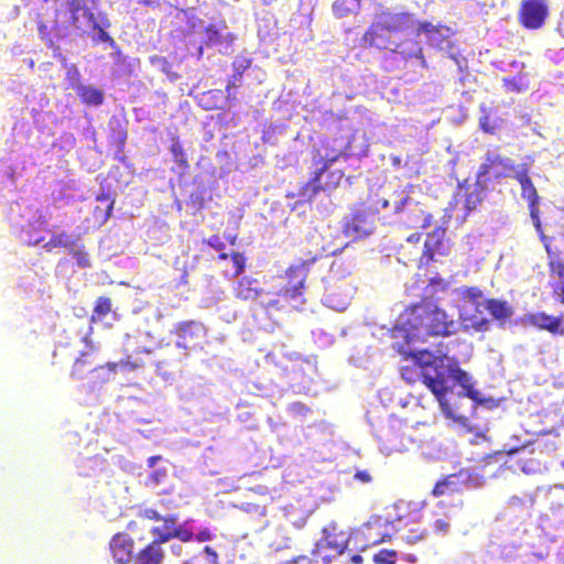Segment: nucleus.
<instances>
[{
	"mask_svg": "<svg viewBox=\"0 0 564 564\" xmlns=\"http://www.w3.org/2000/svg\"><path fill=\"white\" fill-rule=\"evenodd\" d=\"M230 258L235 267V275H240L246 267V257L241 252L234 251L230 253Z\"/></svg>",
	"mask_w": 564,
	"mask_h": 564,
	"instance_id": "37998d69",
	"label": "nucleus"
},
{
	"mask_svg": "<svg viewBox=\"0 0 564 564\" xmlns=\"http://www.w3.org/2000/svg\"><path fill=\"white\" fill-rule=\"evenodd\" d=\"M234 296L243 302L261 301L264 289L258 279L245 275L240 278L234 286Z\"/></svg>",
	"mask_w": 564,
	"mask_h": 564,
	"instance_id": "412c9836",
	"label": "nucleus"
},
{
	"mask_svg": "<svg viewBox=\"0 0 564 564\" xmlns=\"http://www.w3.org/2000/svg\"><path fill=\"white\" fill-rule=\"evenodd\" d=\"M105 367L110 370L111 372H116L117 369L120 367V361L119 362H107L105 365ZM99 369V367H97ZM100 368H104V366H100Z\"/></svg>",
	"mask_w": 564,
	"mask_h": 564,
	"instance_id": "bf43d9fd",
	"label": "nucleus"
},
{
	"mask_svg": "<svg viewBox=\"0 0 564 564\" xmlns=\"http://www.w3.org/2000/svg\"><path fill=\"white\" fill-rule=\"evenodd\" d=\"M86 3L85 0H69L68 1V9L70 12V21L72 24L76 28H80L79 24V18H80V11L85 9Z\"/></svg>",
	"mask_w": 564,
	"mask_h": 564,
	"instance_id": "ea45409f",
	"label": "nucleus"
},
{
	"mask_svg": "<svg viewBox=\"0 0 564 564\" xmlns=\"http://www.w3.org/2000/svg\"><path fill=\"white\" fill-rule=\"evenodd\" d=\"M501 121V119H492L487 112L479 118V127L485 133L495 134Z\"/></svg>",
	"mask_w": 564,
	"mask_h": 564,
	"instance_id": "c9c22d12",
	"label": "nucleus"
},
{
	"mask_svg": "<svg viewBox=\"0 0 564 564\" xmlns=\"http://www.w3.org/2000/svg\"><path fill=\"white\" fill-rule=\"evenodd\" d=\"M389 207V200L386 198H380L377 200L376 210L378 212L379 208L386 209Z\"/></svg>",
	"mask_w": 564,
	"mask_h": 564,
	"instance_id": "4d7b16f0",
	"label": "nucleus"
},
{
	"mask_svg": "<svg viewBox=\"0 0 564 564\" xmlns=\"http://www.w3.org/2000/svg\"><path fill=\"white\" fill-rule=\"evenodd\" d=\"M398 552L394 550L382 549L373 554L372 561L376 564H395Z\"/></svg>",
	"mask_w": 564,
	"mask_h": 564,
	"instance_id": "4c0bfd02",
	"label": "nucleus"
},
{
	"mask_svg": "<svg viewBox=\"0 0 564 564\" xmlns=\"http://www.w3.org/2000/svg\"><path fill=\"white\" fill-rule=\"evenodd\" d=\"M502 83L505 88L511 93H522L529 87L528 82L521 76L503 78Z\"/></svg>",
	"mask_w": 564,
	"mask_h": 564,
	"instance_id": "f704fd0d",
	"label": "nucleus"
},
{
	"mask_svg": "<svg viewBox=\"0 0 564 564\" xmlns=\"http://www.w3.org/2000/svg\"><path fill=\"white\" fill-rule=\"evenodd\" d=\"M288 411L294 417H306L311 413V408L301 401H295L288 405Z\"/></svg>",
	"mask_w": 564,
	"mask_h": 564,
	"instance_id": "79ce46f5",
	"label": "nucleus"
},
{
	"mask_svg": "<svg viewBox=\"0 0 564 564\" xmlns=\"http://www.w3.org/2000/svg\"><path fill=\"white\" fill-rule=\"evenodd\" d=\"M332 10L335 17L344 18L352 13L357 14L360 10V4L354 0H336L332 6Z\"/></svg>",
	"mask_w": 564,
	"mask_h": 564,
	"instance_id": "473e14b6",
	"label": "nucleus"
},
{
	"mask_svg": "<svg viewBox=\"0 0 564 564\" xmlns=\"http://www.w3.org/2000/svg\"><path fill=\"white\" fill-rule=\"evenodd\" d=\"M375 228L373 213L370 208L359 209L351 214L343 226L344 236L351 240H360L368 237Z\"/></svg>",
	"mask_w": 564,
	"mask_h": 564,
	"instance_id": "dca6fc26",
	"label": "nucleus"
},
{
	"mask_svg": "<svg viewBox=\"0 0 564 564\" xmlns=\"http://www.w3.org/2000/svg\"><path fill=\"white\" fill-rule=\"evenodd\" d=\"M171 334L176 337V346L185 350L200 347L207 337V328L199 321L177 323Z\"/></svg>",
	"mask_w": 564,
	"mask_h": 564,
	"instance_id": "f8f14e48",
	"label": "nucleus"
},
{
	"mask_svg": "<svg viewBox=\"0 0 564 564\" xmlns=\"http://www.w3.org/2000/svg\"><path fill=\"white\" fill-rule=\"evenodd\" d=\"M93 360L91 355L87 351L80 352V355L75 359L74 365L72 367L70 376L74 379L84 378L87 371H96L98 368H91Z\"/></svg>",
	"mask_w": 564,
	"mask_h": 564,
	"instance_id": "c85d7f7f",
	"label": "nucleus"
},
{
	"mask_svg": "<svg viewBox=\"0 0 564 564\" xmlns=\"http://www.w3.org/2000/svg\"><path fill=\"white\" fill-rule=\"evenodd\" d=\"M355 479L364 482V484H367V482H370L372 477L371 475L369 474V471L367 470H358L356 474H355Z\"/></svg>",
	"mask_w": 564,
	"mask_h": 564,
	"instance_id": "864d4df0",
	"label": "nucleus"
},
{
	"mask_svg": "<svg viewBox=\"0 0 564 564\" xmlns=\"http://www.w3.org/2000/svg\"><path fill=\"white\" fill-rule=\"evenodd\" d=\"M316 260L317 257L314 256L302 260L297 264L290 265L285 270V281L280 282L273 289L264 290L259 306L270 318L291 312L303 302L302 296L307 273L310 267Z\"/></svg>",
	"mask_w": 564,
	"mask_h": 564,
	"instance_id": "39448f33",
	"label": "nucleus"
},
{
	"mask_svg": "<svg viewBox=\"0 0 564 564\" xmlns=\"http://www.w3.org/2000/svg\"><path fill=\"white\" fill-rule=\"evenodd\" d=\"M170 152L173 161L177 166V171L181 175H184L189 170V162L187 159L186 151L178 138V135L171 137Z\"/></svg>",
	"mask_w": 564,
	"mask_h": 564,
	"instance_id": "393cba45",
	"label": "nucleus"
},
{
	"mask_svg": "<svg viewBox=\"0 0 564 564\" xmlns=\"http://www.w3.org/2000/svg\"><path fill=\"white\" fill-rule=\"evenodd\" d=\"M341 170L329 171L328 165L316 166L310 180L300 188L302 202H312L321 192L335 189L341 182Z\"/></svg>",
	"mask_w": 564,
	"mask_h": 564,
	"instance_id": "6e6552de",
	"label": "nucleus"
},
{
	"mask_svg": "<svg viewBox=\"0 0 564 564\" xmlns=\"http://www.w3.org/2000/svg\"><path fill=\"white\" fill-rule=\"evenodd\" d=\"M421 239V235L419 234H412L408 237V241L411 243H417Z\"/></svg>",
	"mask_w": 564,
	"mask_h": 564,
	"instance_id": "680f3d73",
	"label": "nucleus"
},
{
	"mask_svg": "<svg viewBox=\"0 0 564 564\" xmlns=\"http://www.w3.org/2000/svg\"><path fill=\"white\" fill-rule=\"evenodd\" d=\"M531 323L541 329L549 330L550 333L556 334L560 332L562 324L561 317L547 315L545 313H538L530 317Z\"/></svg>",
	"mask_w": 564,
	"mask_h": 564,
	"instance_id": "bb28decb",
	"label": "nucleus"
},
{
	"mask_svg": "<svg viewBox=\"0 0 564 564\" xmlns=\"http://www.w3.org/2000/svg\"><path fill=\"white\" fill-rule=\"evenodd\" d=\"M521 196L529 205H540V196L534 185L521 192Z\"/></svg>",
	"mask_w": 564,
	"mask_h": 564,
	"instance_id": "49530a36",
	"label": "nucleus"
},
{
	"mask_svg": "<svg viewBox=\"0 0 564 564\" xmlns=\"http://www.w3.org/2000/svg\"><path fill=\"white\" fill-rule=\"evenodd\" d=\"M506 447L501 451L485 455L478 459L473 466L464 468L469 476L471 487L478 488L484 486L487 480L497 478L506 465Z\"/></svg>",
	"mask_w": 564,
	"mask_h": 564,
	"instance_id": "423d86ee",
	"label": "nucleus"
},
{
	"mask_svg": "<svg viewBox=\"0 0 564 564\" xmlns=\"http://www.w3.org/2000/svg\"><path fill=\"white\" fill-rule=\"evenodd\" d=\"M388 522L380 517L371 518L350 533L354 547L365 551L368 547L391 540L387 531Z\"/></svg>",
	"mask_w": 564,
	"mask_h": 564,
	"instance_id": "1a4fd4ad",
	"label": "nucleus"
},
{
	"mask_svg": "<svg viewBox=\"0 0 564 564\" xmlns=\"http://www.w3.org/2000/svg\"><path fill=\"white\" fill-rule=\"evenodd\" d=\"M251 65V59H246V58H242L240 61H235L232 63V67H234V78L237 79V80H241L242 78V74L245 70H247Z\"/></svg>",
	"mask_w": 564,
	"mask_h": 564,
	"instance_id": "a18cd8bd",
	"label": "nucleus"
},
{
	"mask_svg": "<svg viewBox=\"0 0 564 564\" xmlns=\"http://www.w3.org/2000/svg\"><path fill=\"white\" fill-rule=\"evenodd\" d=\"M459 300L464 303H469L475 306V312L469 314L467 312H459V319L466 329L475 332H485L489 328V319L484 316L480 311L484 302V292L479 286H462L457 289Z\"/></svg>",
	"mask_w": 564,
	"mask_h": 564,
	"instance_id": "0eeeda50",
	"label": "nucleus"
},
{
	"mask_svg": "<svg viewBox=\"0 0 564 564\" xmlns=\"http://www.w3.org/2000/svg\"><path fill=\"white\" fill-rule=\"evenodd\" d=\"M161 459V456H151L148 458V466L149 467H154V465L156 464L158 460Z\"/></svg>",
	"mask_w": 564,
	"mask_h": 564,
	"instance_id": "e2e57ef3",
	"label": "nucleus"
},
{
	"mask_svg": "<svg viewBox=\"0 0 564 564\" xmlns=\"http://www.w3.org/2000/svg\"><path fill=\"white\" fill-rule=\"evenodd\" d=\"M110 551L118 564H132L135 557L134 540L128 533H117L110 541Z\"/></svg>",
	"mask_w": 564,
	"mask_h": 564,
	"instance_id": "6ab92c4d",
	"label": "nucleus"
},
{
	"mask_svg": "<svg viewBox=\"0 0 564 564\" xmlns=\"http://www.w3.org/2000/svg\"><path fill=\"white\" fill-rule=\"evenodd\" d=\"M426 535H427L426 530L415 529V530H411L409 532V534H406L404 536V541H405V543L413 545V544H416V543L421 542L422 540H424L426 538Z\"/></svg>",
	"mask_w": 564,
	"mask_h": 564,
	"instance_id": "c03bdc74",
	"label": "nucleus"
},
{
	"mask_svg": "<svg viewBox=\"0 0 564 564\" xmlns=\"http://www.w3.org/2000/svg\"><path fill=\"white\" fill-rule=\"evenodd\" d=\"M95 30L98 31V40L101 41V42H105V43H113V39L109 35L108 32H106L99 24H98V28H96Z\"/></svg>",
	"mask_w": 564,
	"mask_h": 564,
	"instance_id": "603ef678",
	"label": "nucleus"
},
{
	"mask_svg": "<svg viewBox=\"0 0 564 564\" xmlns=\"http://www.w3.org/2000/svg\"><path fill=\"white\" fill-rule=\"evenodd\" d=\"M76 93L80 101L86 106H100L104 102V93L96 87L78 85Z\"/></svg>",
	"mask_w": 564,
	"mask_h": 564,
	"instance_id": "a878e982",
	"label": "nucleus"
},
{
	"mask_svg": "<svg viewBox=\"0 0 564 564\" xmlns=\"http://www.w3.org/2000/svg\"><path fill=\"white\" fill-rule=\"evenodd\" d=\"M80 12H82L83 17L87 20L88 25L91 26V29L98 28V23L95 19V14L93 13V11L89 8H87V6Z\"/></svg>",
	"mask_w": 564,
	"mask_h": 564,
	"instance_id": "8fccbe9b",
	"label": "nucleus"
},
{
	"mask_svg": "<svg viewBox=\"0 0 564 564\" xmlns=\"http://www.w3.org/2000/svg\"><path fill=\"white\" fill-rule=\"evenodd\" d=\"M528 207H529V212H530V217H531L533 225L539 234V238L542 241L545 251L547 252V246L550 248H552V246H557L561 242V240H555L554 238L547 237L544 234V231L542 229V224L540 220L539 205H529Z\"/></svg>",
	"mask_w": 564,
	"mask_h": 564,
	"instance_id": "cd10ccee",
	"label": "nucleus"
},
{
	"mask_svg": "<svg viewBox=\"0 0 564 564\" xmlns=\"http://www.w3.org/2000/svg\"><path fill=\"white\" fill-rule=\"evenodd\" d=\"M430 218H431V215H427V216H424V219L421 224L422 227H426L430 225Z\"/></svg>",
	"mask_w": 564,
	"mask_h": 564,
	"instance_id": "69168bd1",
	"label": "nucleus"
},
{
	"mask_svg": "<svg viewBox=\"0 0 564 564\" xmlns=\"http://www.w3.org/2000/svg\"><path fill=\"white\" fill-rule=\"evenodd\" d=\"M514 172L511 159L498 154L487 153L485 162L480 164L477 173L480 177L491 176L495 180L510 176Z\"/></svg>",
	"mask_w": 564,
	"mask_h": 564,
	"instance_id": "f3484780",
	"label": "nucleus"
},
{
	"mask_svg": "<svg viewBox=\"0 0 564 564\" xmlns=\"http://www.w3.org/2000/svg\"><path fill=\"white\" fill-rule=\"evenodd\" d=\"M161 525H154L150 529L153 535V541L163 545L173 539H178L182 542H189L193 540V532L184 525L177 524V517L167 514L162 518Z\"/></svg>",
	"mask_w": 564,
	"mask_h": 564,
	"instance_id": "4468645a",
	"label": "nucleus"
},
{
	"mask_svg": "<svg viewBox=\"0 0 564 564\" xmlns=\"http://www.w3.org/2000/svg\"><path fill=\"white\" fill-rule=\"evenodd\" d=\"M409 356L411 362L400 369L402 379L412 386L423 383L443 408L447 405L446 395L457 386L462 388V395L474 400L477 398L478 391L471 377L460 368L457 358L427 349L410 352Z\"/></svg>",
	"mask_w": 564,
	"mask_h": 564,
	"instance_id": "f03ea898",
	"label": "nucleus"
},
{
	"mask_svg": "<svg viewBox=\"0 0 564 564\" xmlns=\"http://www.w3.org/2000/svg\"><path fill=\"white\" fill-rule=\"evenodd\" d=\"M206 243L212 247L214 250L218 251V259L219 260H227L229 258V254L225 252L226 243L223 240V238L219 235H213L207 240Z\"/></svg>",
	"mask_w": 564,
	"mask_h": 564,
	"instance_id": "58836bf2",
	"label": "nucleus"
},
{
	"mask_svg": "<svg viewBox=\"0 0 564 564\" xmlns=\"http://www.w3.org/2000/svg\"><path fill=\"white\" fill-rule=\"evenodd\" d=\"M242 509L245 511H251V510H254V511H258L259 509H261L260 513H263V510L264 508L263 507H260V506H253L251 503H246L245 506H242Z\"/></svg>",
	"mask_w": 564,
	"mask_h": 564,
	"instance_id": "052dcab7",
	"label": "nucleus"
},
{
	"mask_svg": "<svg viewBox=\"0 0 564 564\" xmlns=\"http://www.w3.org/2000/svg\"><path fill=\"white\" fill-rule=\"evenodd\" d=\"M164 558L163 546L152 540L135 553L132 564H163Z\"/></svg>",
	"mask_w": 564,
	"mask_h": 564,
	"instance_id": "5701e85b",
	"label": "nucleus"
},
{
	"mask_svg": "<svg viewBox=\"0 0 564 564\" xmlns=\"http://www.w3.org/2000/svg\"><path fill=\"white\" fill-rule=\"evenodd\" d=\"M128 529L130 530H137L138 529V523L137 521H130L129 524H128Z\"/></svg>",
	"mask_w": 564,
	"mask_h": 564,
	"instance_id": "774afa93",
	"label": "nucleus"
},
{
	"mask_svg": "<svg viewBox=\"0 0 564 564\" xmlns=\"http://www.w3.org/2000/svg\"><path fill=\"white\" fill-rule=\"evenodd\" d=\"M177 361H178V359L175 356L170 355V356L165 357L163 355V352L156 354L155 357H154V360H153L158 372L161 376H163V377H167L169 373H166L165 371H162V369L164 367H169V366L175 365Z\"/></svg>",
	"mask_w": 564,
	"mask_h": 564,
	"instance_id": "e433bc0d",
	"label": "nucleus"
},
{
	"mask_svg": "<svg viewBox=\"0 0 564 564\" xmlns=\"http://www.w3.org/2000/svg\"><path fill=\"white\" fill-rule=\"evenodd\" d=\"M486 196L485 186L479 181L471 183L468 180L459 182L449 203L452 210H463L464 217L481 205Z\"/></svg>",
	"mask_w": 564,
	"mask_h": 564,
	"instance_id": "9d476101",
	"label": "nucleus"
},
{
	"mask_svg": "<svg viewBox=\"0 0 564 564\" xmlns=\"http://www.w3.org/2000/svg\"><path fill=\"white\" fill-rule=\"evenodd\" d=\"M343 154V150L336 149L329 140H324L318 148L312 151V161L315 166H330L338 161Z\"/></svg>",
	"mask_w": 564,
	"mask_h": 564,
	"instance_id": "4be33fe9",
	"label": "nucleus"
},
{
	"mask_svg": "<svg viewBox=\"0 0 564 564\" xmlns=\"http://www.w3.org/2000/svg\"><path fill=\"white\" fill-rule=\"evenodd\" d=\"M456 322L431 299L406 306L398 316L392 329L393 337H403L408 343L427 337H449L456 334Z\"/></svg>",
	"mask_w": 564,
	"mask_h": 564,
	"instance_id": "7ed1b4c3",
	"label": "nucleus"
},
{
	"mask_svg": "<svg viewBox=\"0 0 564 564\" xmlns=\"http://www.w3.org/2000/svg\"><path fill=\"white\" fill-rule=\"evenodd\" d=\"M138 337L133 335H126L123 341L124 357L120 359V368L127 370H137L144 366L143 359L140 357L142 354H151L148 348H140L137 346Z\"/></svg>",
	"mask_w": 564,
	"mask_h": 564,
	"instance_id": "aec40b11",
	"label": "nucleus"
},
{
	"mask_svg": "<svg viewBox=\"0 0 564 564\" xmlns=\"http://www.w3.org/2000/svg\"><path fill=\"white\" fill-rule=\"evenodd\" d=\"M240 82H241V80H237V79H235V78H234V75H232V76H231V78L229 79V82H228L227 86H226V90L229 93V91H230V89L238 87V85H239V83H240Z\"/></svg>",
	"mask_w": 564,
	"mask_h": 564,
	"instance_id": "13d9d810",
	"label": "nucleus"
},
{
	"mask_svg": "<svg viewBox=\"0 0 564 564\" xmlns=\"http://www.w3.org/2000/svg\"><path fill=\"white\" fill-rule=\"evenodd\" d=\"M449 528L451 524L446 519H436L432 524V530L435 534L445 535L448 533Z\"/></svg>",
	"mask_w": 564,
	"mask_h": 564,
	"instance_id": "de8ad7c7",
	"label": "nucleus"
},
{
	"mask_svg": "<svg viewBox=\"0 0 564 564\" xmlns=\"http://www.w3.org/2000/svg\"><path fill=\"white\" fill-rule=\"evenodd\" d=\"M79 241V237L76 239H73L66 232H59L54 234L50 240L44 245V248L47 251H51L55 248H66L68 251L70 250L76 242Z\"/></svg>",
	"mask_w": 564,
	"mask_h": 564,
	"instance_id": "2f4dec72",
	"label": "nucleus"
},
{
	"mask_svg": "<svg viewBox=\"0 0 564 564\" xmlns=\"http://www.w3.org/2000/svg\"><path fill=\"white\" fill-rule=\"evenodd\" d=\"M73 258L76 260V263L80 268H89L91 265L89 254L85 249L84 243L79 241L74 245L68 251Z\"/></svg>",
	"mask_w": 564,
	"mask_h": 564,
	"instance_id": "72a5a7b5",
	"label": "nucleus"
},
{
	"mask_svg": "<svg viewBox=\"0 0 564 564\" xmlns=\"http://www.w3.org/2000/svg\"><path fill=\"white\" fill-rule=\"evenodd\" d=\"M350 561H351V563H354V564H361V563H362V561H364V558H362V556H361V555H359V554H355V555H352V556H351Z\"/></svg>",
	"mask_w": 564,
	"mask_h": 564,
	"instance_id": "0e129e2a",
	"label": "nucleus"
},
{
	"mask_svg": "<svg viewBox=\"0 0 564 564\" xmlns=\"http://www.w3.org/2000/svg\"><path fill=\"white\" fill-rule=\"evenodd\" d=\"M324 541L328 549L339 555L348 549L349 543H352L350 535L346 538L344 533H326Z\"/></svg>",
	"mask_w": 564,
	"mask_h": 564,
	"instance_id": "7c9ffc66",
	"label": "nucleus"
},
{
	"mask_svg": "<svg viewBox=\"0 0 564 564\" xmlns=\"http://www.w3.org/2000/svg\"><path fill=\"white\" fill-rule=\"evenodd\" d=\"M410 29L414 31L415 36L424 34L427 37L441 34L442 30L448 31V28L441 23L416 20L414 13L410 11L393 12L384 8L376 13L361 35L360 46L366 50L388 51L405 62L419 59L421 66L427 68L421 42L403 34Z\"/></svg>",
	"mask_w": 564,
	"mask_h": 564,
	"instance_id": "f257e3e1",
	"label": "nucleus"
},
{
	"mask_svg": "<svg viewBox=\"0 0 564 564\" xmlns=\"http://www.w3.org/2000/svg\"><path fill=\"white\" fill-rule=\"evenodd\" d=\"M513 177L521 185V192L534 185L529 175L528 164H522L518 171H514Z\"/></svg>",
	"mask_w": 564,
	"mask_h": 564,
	"instance_id": "a19ab883",
	"label": "nucleus"
},
{
	"mask_svg": "<svg viewBox=\"0 0 564 564\" xmlns=\"http://www.w3.org/2000/svg\"><path fill=\"white\" fill-rule=\"evenodd\" d=\"M140 520L162 521V516L152 508L144 509L138 513Z\"/></svg>",
	"mask_w": 564,
	"mask_h": 564,
	"instance_id": "09e8293b",
	"label": "nucleus"
},
{
	"mask_svg": "<svg viewBox=\"0 0 564 564\" xmlns=\"http://www.w3.org/2000/svg\"><path fill=\"white\" fill-rule=\"evenodd\" d=\"M519 502H521V499L516 497V496H513V497H511L509 499V503H511V505H516V503H519Z\"/></svg>",
	"mask_w": 564,
	"mask_h": 564,
	"instance_id": "338daca9",
	"label": "nucleus"
},
{
	"mask_svg": "<svg viewBox=\"0 0 564 564\" xmlns=\"http://www.w3.org/2000/svg\"><path fill=\"white\" fill-rule=\"evenodd\" d=\"M550 415L546 413H535L529 417L527 423V433L535 436L528 440L520 446L506 449L508 456L519 455L518 464L521 470L527 475L540 474L547 469L550 458L557 449L555 438L558 436L555 424H545Z\"/></svg>",
	"mask_w": 564,
	"mask_h": 564,
	"instance_id": "20e7f679",
	"label": "nucleus"
},
{
	"mask_svg": "<svg viewBox=\"0 0 564 564\" xmlns=\"http://www.w3.org/2000/svg\"><path fill=\"white\" fill-rule=\"evenodd\" d=\"M112 312V301L108 296H99L94 304L93 314L89 318L90 323L96 324L104 319L106 315Z\"/></svg>",
	"mask_w": 564,
	"mask_h": 564,
	"instance_id": "c756f323",
	"label": "nucleus"
},
{
	"mask_svg": "<svg viewBox=\"0 0 564 564\" xmlns=\"http://www.w3.org/2000/svg\"><path fill=\"white\" fill-rule=\"evenodd\" d=\"M550 15L547 0H521L518 10V22L525 30L543 28Z\"/></svg>",
	"mask_w": 564,
	"mask_h": 564,
	"instance_id": "9b49d317",
	"label": "nucleus"
},
{
	"mask_svg": "<svg viewBox=\"0 0 564 564\" xmlns=\"http://www.w3.org/2000/svg\"><path fill=\"white\" fill-rule=\"evenodd\" d=\"M547 268L551 276L556 278L550 283L552 296L564 305V237L557 246H547Z\"/></svg>",
	"mask_w": 564,
	"mask_h": 564,
	"instance_id": "ddd939ff",
	"label": "nucleus"
},
{
	"mask_svg": "<svg viewBox=\"0 0 564 564\" xmlns=\"http://www.w3.org/2000/svg\"><path fill=\"white\" fill-rule=\"evenodd\" d=\"M97 199L100 200V202H106L107 203V205H106V207H107L106 217L110 216L112 207H113V204H115L113 199H110V197L108 195H100V196L97 197Z\"/></svg>",
	"mask_w": 564,
	"mask_h": 564,
	"instance_id": "5fc2aeb1",
	"label": "nucleus"
},
{
	"mask_svg": "<svg viewBox=\"0 0 564 564\" xmlns=\"http://www.w3.org/2000/svg\"><path fill=\"white\" fill-rule=\"evenodd\" d=\"M464 486H470L469 476L464 468L457 473L447 475L440 479L432 489L434 497L452 496L459 492Z\"/></svg>",
	"mask_w": 564,
	"mask_h": 564,
	"instance_id": "a211bd4d",
	"label": "nucleus"
},
{
	"mask_svg": "<svg viewBox=\"0 0 564 564\" xmlns=\"http://www.w3.org/2000/svg\"><path fill=\"white\" fill-rule=\"evenodd\" d=\"M410 200L409 196L403 197L394 205V212L399 213L402 210V207Z\"/></svg>",
	"mask_w": 564,
	"mask_h": 564,
	"instance_id": "6e6d98bb",
	"label": "nucleus"
},
{
	"mask_svg": "<svg viewBox=\"0 0 564 564\" xmlns=\"http://www.w3.org/2000/svg\"><path fill=\"white\" fill-rule=\"evenodd\" d=\"M166 477V470L165 469H158V470H154L150 477H149V480L150 482L154 484V485H159L161 482V480L163 478Z\"/></svg>",
	"mask_w": 564,
	"mask_h": 564,
	"instance_id": "3c124183",
	"label": "nucleus"
},
{
	"mask_svg": "<svg viewBox=\"0 0 564 564\" xmlns=\"http://www.w3.org/2000/svg\"><path fill=\"white\" fill-rule=\"evenodd\" d=\"M482 306L501 325H505L513 315L512 306L505 300L486 299L482 302Z\"/></svg>",
	"mask_w": 564,
	"mask_h": 564,
	"instance_id": "b1692460",
	"label": "nucleus"
},
{
	"mask_svg": "<svg viewBox=\"0 0 564 564\" xmlns=\"http://www.w3.org/2000/svg\"><path fill=\"white\" fill-rule=\"evenodd\" d=\"M445 236L446 231L442 227H436L427 234L422 254L419 258V268L429 267L436 261L437 256L446 257L449 254L451 247Z\"/></svg>",
	"mask_w": 564,
	"mask_h": 564,
	"instance_id": "2eb2a0df",
	"label": "nucleus"
}]
</instances>
